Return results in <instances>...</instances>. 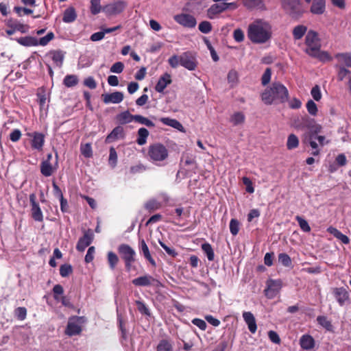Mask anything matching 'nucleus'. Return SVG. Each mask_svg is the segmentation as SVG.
I'll use <instances>...</instances> for the list:
<instances>
[{
	"label": "nucleus",
	"instance_id": "nucleus-1",
	"mask_svg": "<svg viewBox=\"0 0 351 351\" xmlns=\"http://www.w3.org/2000/svg\"><path fill=\"white\" fill-rule=\"evenodd\" d=\"M247 37L254 44H264L269 42L272 37L271 25L262 19L254 21L247 27Z\"/></svg>",
	"mask_w": 351,
	"mask_h": 351
},
{
	"label": "nucleus",
	"instance_id": "nucleus-2",
	"mask_svg": "<svg viewBox=\"0 0 351 351\" xmlns=\"http://www.w3.org/2000/svg\"><path fill=\"white\" fill-rule=\"evenodd\" d=\"M289 97L287 88L280 82H274L261 94L262 101L266 105L285 102Z\"/></svg>",
	"mask_w": 351,
	"mask_h": 351
},
{
	"label": "nucleus",
	"instance_id": "nucleus-3",
	"mask_svg": "<svg viewBox=\"0 0 351 351\" xmlns=\"http://www.w3.org/2000/svg\"><path fill=\"white\" fill-rule=\"evenodd\" d=\"M168 63L172 68L182 66L189 71H194L197 66V60L193 53L185 51L180 55H173L168 59Z\"/></svg>",
	"mask_w": 351,
	"mask_h": 351
},
{
	"label": "nucleus",
	"instance_id": "nucleus-4",
	"mask_svg": "<svg viewBox=\"0 0 351 351\" xmlns=\"http://www.w3.org/2000/svg\"><path fill=\"white\" fill-rule=\"evenodd\" d=\"M310 3L311 0H305ZM283 9L293 18H298L304 12L303 3L300 0H281Z\"/></svg>",
	"mask_w": 351,
	"mask_h": 351
},
{
	"label": "nucleus",
	"instance_id": "nucleus-5",
	"mask_svg": "<svg viewBox=\"0 0 351 351\" xmlns=\"http://www.w3.org/2000/svg\"><path fill=\"white\" fill-rule=\"evenodd\" d=\"M148 156L153 162H161L168 157V150L161 143H154L149 145Z\"/></svg>",
	"mask_w": 351,
	"mask_h": 351
},
{
	"label": "nucleus",
	"instance_id": "nucleus-6",
	"mask_svg": "<svg viewBox=\"0 0 351 351\" xmlns=\"http://www.w3.org/2000/svg\"><path fill=\"white\" fill-rule=\"evenodd\" d=\"M305 43L307 46L306 52L308 55H315L317 49H320L321 43L318 34L313 30H309L305 38Z\"/></svg>",
	"mask_w": 351,
	"mask_h": 351
},
{
	"label": "nucleus",
	"instance_id": "nucleus-7",
	"mask_svg": "<svg viewBox=\"0 0 351 351\" xmlns=\"http://www.w3.org/2000/svg\"><path fill=\"white\" fill-rule=\"evenodd\" d=\"M86 322L84 317L73 316L71 317L66 326L65 333L69 336L79 335L82 332V326Z\"/></svg>",
	"mask_w": 351,
	"mask_h": 351
},
{
	"label": "nucleus",
	"instance_id": "nucleus-8",
	"mask_svg": "<svg viewBox=\"0 0 351 351\" xmlns=\"http://www.w3.org/2000/svg\"><path fill=\"white\" fill-rule=\"evenodd\" d=\"M237 8V5L236 3L232 2V3H215L212 5L207 10V16L210 19H213L215 18V16L222 13L223 12L228 10V9H232L234 10Z\"/></svg>",
	"mask_w": 351,
	"mask_h": 351
},
{
	"label": "nucleus",
	"instance_id": "nucleus-9",
	"mask_svg": "<svg viewBox=\"0 0 351 351\" xmlns=\"http://www.w3.org/2000/svg\"><path fill=\"white\" fill-rule=\"evenodd\" d=\"M7 29L5 32L8 36L14 34L16 32L21 33H27L29 31V26L21 23L17 19H10L6 21Z\"/></svg>",
	"mask_w": 351,
	"mask_h": 351
},
{
	"label": "nucleus",
	"instance_id": "nucleus-10",
	"mask_svg": "<svg viewBox=\"0 0 351 351\" xmlns=\"http://www.w3.org/2000/svg\"><path fill=\"white\" fill-rule=\"evenodd\" d=\"M132 282L133 285L138 287L154 286L156 287H159L162 286L161 282L158 280L154 278L150 275H145L134 278L132 280Z\"/></svg>",
	"mask_w": 351,
	"mask_h": 351
},
{
	"label": "nucleus",
	"instance_id": "nucleus-11",
	"mask_svg": "<svg viewBox=\"0 0 351 351\" xmlns=\"http://www.w3.org/2000/svg\"><path fill=\"white\" fill-rule=\"evenodd\" d=\"M282 288V281L280 280H269L267 282V288L265 290V295L269 299L276 297Z\"/></svg>",
	"mask_w": 351,
	"mask_h": 351
},
{
	"label": "nucleus",
	"instance_id": "nucleus-12",
	"mask_svg": "<svg viewBox=\"0 0 351 351\" xmlns=\"http://www.w3.org/2000/svg\"><path fill=\"white\" fill-rule=\"evenodd\" d=\"M174 20L180 25L192 28L196 25V20L194 16L188 14H180L175 15Z\"/></svg>",
	"mask_w": 351,
	"mask_h": 351
},
{
	"label": "nucleus",
	"instance_id": "nucleus-13",
	"mask_svg": "<svg viewBox=\"0 0 351 351\" xmlns=\"http://www.w3.org/2000/svg\"><path fill=\"white\" fill-rule=\"evenodd\" d=\"M126 7V3L123 1H117L108 4L104 8V11L110 15L118 14L122 12Z\"/></svg>",
	"mask_w": 351,
	"mask_h": 351
},
{
	"label": "nucleus",
	"instance_id": "nucleus-14",
	"mask_svg": "<svg viewBox=\"0 0 351 351\" xmlns=\"http://www.w3.org/2000/svg\"><path fill=\"white\" fill-rule=\"evenodd\" d=\"M93 237V231L88 229L84 232V236L79 239L76 245L77 250L83 252L92 243Z\"/></svg>",
	"mask_w": 351,
	"mask_h": 351
},
{
	"label": "nucleus",
	"instance_id": "nucleus-15",
	"mask_svg": "<svg viewBox=\"0 0 351 351\" xmlns=\"http://www.w3.org/2000/svg\"><path fill=\"white\" fill-rule=\"evenodd\" d=\"M118 252L123 261L135 260L136 252L128 244H121L118 247Z\"/></svg>",
	"mask_w": 351,
	"mask_h": 351
},
{
	"label": "nucleus",
	"instance_id": "nucleus-16",
	"mask_svg": "<svg viewBox=\"0 0 351 351\" xmlns=\"http://www.w3.org/2000/svg\"><path fill=\"white\" fill-rule=\"evenodd\" d=\"M332 293L341 306H343L350 299L348 292L343 287L335 288Z\"/></svg>",
	"mask_w": 351,
	"mask_h": 351
},
{
	"label": "nucleus",
	"instance_id": "nucleus-17",
	"mask_svg": "<svg viewBox=\"0 0 351 351\" xmlns=\"http://www.w3.org/2000/svg\"><path fill=\"white\" fill-rule=\"evenodd\" d=\"M17 42L25 47L37 46L38 45L44 46V37L38 39L34 36H25L16 39Z\"/></svg>",
	"mask_w": 351,
	"mask_h": 351
},
{
	"label": "nucleus",
	"instance_id": "nucleus-18",
	"mask_svg": "<svg viewBox=\"0 0 351 351\" xmlns=\"http://www.w3.org/2000/svg\"><path fill=\"white\" fill-rule=\"evenodd\" d=\"M103 101L105 104H119L123 98V94L121 92L116 91L112 93H106L101 95Z\"/></svg>",
	"mask_w": 351,
	"mask_h": 351
},
{
	"label": "nucleus",
	"instance_id": "nucleus-19",
	"mask_svg": "<svg viewBox=\"0 0 351 351\" xmlns=\"http://www.w3.org/2000/svg\"><path fill=\"white\" fill-rule=\"evenodd\" d=\"M171 83V75L168 73H164L160 77L156 86L155 90L159 93H163L165 88Z\"/></svg>",
	"mask_w": 351,
	"mask_h": 351
},
{
	"label": "nucleus",
	"instance_id": "nucleus-20",
	"mask_svg": "<svg viewBox=\"0 0 351 351\" xmlns=\"http://www.w3.org/2000/svg\"><path fill=\"white\" fill-rule=\"evenodd\" d=\"M29 199L32 204V216L33 219L36 221H41L43 220V214L38 204L36 202L35 195L31 194Z\"/></svg>",
	"mask_w": 351,
	"mask_h": 351
},
{
	"label": "nucleus",
	"instance_id": "nucleus-21",
	"mask_svg": "<svg viewBox=\"0 0 351 351\" xmlns=\"http://www.w3.org/2000/svg\"><path fill=\"white\" fill-rule=\"evenodd\" d=\"M243 318L247 325L250 332L254 334L257 330V325L254 315L250 311L243 313Z\"/></svg>",
	"mask_w": 351,
	"mask_h": 351
},
{
	"label": "nucleus",
	"instance_id": "nucleus-22",
	"mask_svg": "<svg viewBox=\"0 0 351 351\" xmlns=\"http://www.w3.org/2000/svg\"><path fill=\"white\" fill-rule=\"evenodd\" d=\"M125 136L124 130L121 126L115 127L112 132L106 136L105 142L110 143L119 138H123Z\"/></svg>",
	"mask_w": 351,
	"mask_h": 351
},
{
	"label": "nucleus",
	"instance_id": "nucleus-23",
	"mask_svg": "<svg viewBox=\"0 0 351 351\" xmlns=\"http://www.w3.org/2000/svg\"><path fill=\"white\" fill-rule=\"evenodd\" d=\"M32 137V147L34 149L41 150L44 143V134L38 132H34L32 134H29Z\"/></svg>",
	"mask_w": 351,
	"mask_h": 351
},
{
	"label": "nucleus",
	"instance_id": "nucleus-24",
	"mask_svg": "<svg viewBox=\"0 0 351 351\" xmlns=\"http://www.w3.org/2000/svg\"><path fill=\"white\" fill-rule=\"evenodd\" d=\"M300 345L303 350H308L314 348L315 340L310 335H303L300 339Z\"/></svg>",
	"mask_w": 351,
	"mask_h": 351
},
{
	"label": "nucleus",
	"instance_id": "nucleus-25",
	"mask_svg": "<svg viewBox=\"0 0 351 351\" xmlns=\"http://www.w3.org/2000/svg\"><path fill=\"white\" fill-rule=\"evenodd\" d=\"M139 250L141 252L143 253L144 257L149 262V263L152 265H156V262L154 259L152 257L149 247L147 245L144 239H141L139 241Z\"/></svg>",
	"mask_w": 351,
	"mask_h": 351
},
{
	"label": "nucleus",
	"instance_id": "nucleus-26",
	"mask_svg": "<svg viewBox=\"0 0 351 351\" xmlns=\"http://www.w3.org/2000/svg\"><path fill=\"white\" fill-rule=\"evenodd\" d=\"M51 158V154H47V160H45V177L51 176L56 171L58 166L57 155H56L52 162L49 161Z\"/></svg>",
	"mask_w": 351,
	"mask_h": 351
},
{
	"label": "nucleus",
	"instance_id": "nucleus-27",
	"mask_svg": "<svg viewBox=\"0 0 351 351\" xmlns=\"http://www.w3.org/2000/svg\"><path fill=\"white\" fill-rule=\"evenodd\" d=\"M335 58L339 64L338 66H346L351 67V53H339L335 55Z\"/></svg>",
	"mask_w": 351,
	"mask_h": 351
},
{
	"label": "nucleus",
	"instance_id": "nucleus-28",
	"mask_svg": "<svg viewBox=\"0 0 351 351\" xmlns=\"http://www.w3.org/2000/svg\"><path fill=\"white\" fill-rule=\"evenodd\" d=\"M242 2L247 9H265L263 0H242Z\"/></svg>",
	"mask_w": 351,
	"mask_h": 351
},
{
	"label": "nucleus",
	"instance_id": "nucleus-29",
	"mask_svg": "<svg viewBox=\"0 0 351 351\" xmlns=\"http://www.w3.org/2000/svg\"><path fill=\"white\" fill-rule=\"evenodd\" d=\"M327 232L333 235L338 240L341 241L343 244H348L350 243L349 238L334 227H328L327 228Z\"/></svg>",
	"mask_w": 351,
	"mask_h": 351
},
{
	"label": "nucleus",
	"instance_id": "nucleus-30",
	"mask_svg": "<svg viewBox=\"0 0 351 351\" xmlns=\"http://www.w3.org/2000/svg\"><path fill=\"white\" fill-rule=\"evenodd\" d=\"M325 11V0H313L311 12L314 14H322Z\"/></svg>",
	"mask_w": 351,
	"mask_h": 351
},
{
	"label": "nucleus",
	"instance_id": "nucleus-31",
	"mask_svg": "<svg viewBox=\"0 0 351 351\" xmlns=\"http://www.w3.org/2000/svg\"><path fill=\"white\" fill-rule=\"evenodd\" d=\"M76 18L77 14L74 8L69 7L64 11L62 21L64 23H72L76 19Z\"/></svg>",
	"mask_w": 351,
	"mask_h": 351
},
{
	"label": "nucleus",
	"instance_id": "nucleus-32",
	"mask_svg": "<svg viewBox=\"0 0 351 351\" xmlns=\"http://www.w3.org/2000/svg\"><path fill=\"white\" fill-rule=\"evenodd\" d=\"M134 117L135 115L130 114L129 111L127 110L119 113L117 116V119L121 124H126L134 121Z\"/></svg>",
	"mask_w": 351,
	"mask_h": 351
},
{
	"label": "nucleus",
	"instance_id": "nucleus-33",
	"mask_svg": "<svg viewBox=\"0 0 351 351\" xmlns=\"http://www.w3.org/2000/svg\"><path fill=\"white\" fill-rule=\"evenodd\" d=\"M49 55L57 66L60 67L62 66L64 57V53L62 51H54L49 53Z\"/></svg>",
	"mask_w": 351,
	"mask_h": 351
},
{
	"label": "nucleus",
	"instance_id": "nucleus-34",
	"mask_svg": "<svg viewBox=\"0 0 351 351\" xmlns=\"http://www.w3.org/2000/svg\"><path fill=\"white\" fill-rule=\"evenodd\" d=\"M160 121L163 124L171 126L178 130H182L183 129L182 124L176 119H171L169 117H162L160 119Z\"/></svg>",
	"mask_w": 351,
	"mask_h": 351
},
{
	"label": "nucleus",
	"instance_id": "nucleus-35",
	"mask_svg": "<svg viewBox=\"0 0 351 351\" xmlns=\"http://www.w3.org/2000/svg\"><path fill=\"white\" fill-rule=\"evenodd\" d=\"M317 322L319 325L325 328L327 331H332L333 326L330 320L324 315H319L317 317Z\"/></svg>",
	"mask_w": 351,
	"mask_h": 351
},
{
	"label": "nucleus",
	"instance_id": "nucleus-36",
	"mask_svg": "<svg viewBox=\"0 0 351 351\" xmlns=\"http://www.w3.org/2000/svg\"><path fill=\"white\" fill-rule=\"evenodd\" d=\"M149 131L145 128H141L138 130V138L136 139V143L139 145H143L147 142V138L149 136Z\"/></svg>",
	"mask_w": 351,
	"mask_h": 351
},
{
	"label": "nucleus",
	"instance_id": "nucleus-37",
	"mask_svg": "<svg viewBox=\"0 0 351 351\" xmlns=\"http://www.w3.org/2000/svg\"><path fill=\"white\" fill-rule=\"evenodd\" d=\"M307 31V27L304 25H300L295 26L293 29V36L295 40L301 39Z\"/></svg>",
	"mask_w": 351,
	"mask_h": 351
},
{
	"label": "nucleus",
	"instance_id": "nucleus-38",
	"mask_svg": "<svg viewBox=\"0 0 351 351\" xmlns=\"http://www.w3.org/2000/svg\"><path fill=\"white\" fill-rule=\"evenodd\" d=\"M79 80L75 75H67L64 77L63 83L68 88L75 86L78 84Z\"/></svg>",
	"mask_w": 351,
	"mask_h": 351
},
{
	"label": "nucleus",
	"instance_id": "nucleus-39",
	"mask_svg": "<svg viewBox=\"0 0 351 351\" xmlns=\"http://www.w3.org/2000/svg\"><path fill=\"white\" fill-rule=\"evenodd\" d=\"M299 145V139L298 138L293 134H291L289 135L287 141V147L288 149H293L298 147Z\"/></svg>",
	"mask_w": 351,
	"mask_h": 351
},
{
	"label": "nucleus",
	"instance_id": "nucleus-40",
	"mask_svg": "<svg viewBox=\"0 0 351 351\" xmlns=\"http://www.w3.org/2000/svg\"><path fill=\"white\" fill-rule=\"evenodd\" d=\"M244 121H245V115L241 112H237L234 113L231 116V118H230V122L234 125H241V124L243 123Z\"/></svg>",
	"mask_w": 351,
	"mask_h": 351
},
{
	"label": "nucleus",
	"instance_id": "nucleus-41",
	"mask_svg": "<svg viewBox=\"0 0 351 351\" xmlns=\"http://www.w3.org/2000/svg\"><path fill=\"white\" fill-rule=\"evenodd\" d=\"M202 250L205 253L208 261H212L214 260L215 254L210 244L208 243H203L202 245Z\"/></svg>",
	"mask_w": 351,
	"mask_h": 351
},
{
	"label": "nucleus",
	"instance_id": "nucleus-42",
	"mask_svg": "<svg viewBox=\"0 0 351 351\" xmlns=\"http://www.w3.org/2000/svg\"><path fill=\"white\" fill-rule=\"evenodd\" d=\"M107 258L110 269H114L116 265L119 262V258L117 255L113 252H109L108 253Z\"/></svg>",
	"mask_w": 351,
	"mask_h": 351
},
{
	"label": "nucleus",
	"instance_id": "nucleus-43",
	"mask_svg": "<svg viewBox=\"0 0 351 351\" xmlns=\"http://www.w3.org/2000/svg\"><path fill=\"white\" fill-rule=\"evenodd\" d=\"M278 262L285 267H291L292 262L290 256L286 253H280L278 254Z\"/></svg>",
	"mask_w": 351,
	"mask_h": 351
},
{
	"label": "nucleus",
	"instance_id": "nucleus-44",
	"mask_svg": "<svg viewBox=\"0 0 351 351\" xmlns=\"http://www.w3.org/2000/svg\"><path fill=\"white\" fill-rule=\"evenodd\" d=\"M138 311L142 314L145 315L147 316H150L151 313L149 309V308L147 306V305L141 300H136L135 302Z\"/></svg>",
	"mask_w": 351,
	"mask_h": 351
},
{
	"label": "nucleus",
	"instance_id": "nucleus-45",
	"mask_svg": "<svg viewBox=\"0 0 351 351\" xmlns=\"http://www.w3.org/2000/svg\"><path fill=\"white\" fill-rule=\"evenodd\" d=\"M134 121H136L138 123H141L142 125H145L147 127H154L155 126L154 123L152 121H150L147 118H146L142 115H139V114H135Z\"/></svg>",
	"mask_w": 351,
	"mask_h": 351
},
{
	"label": "nucleus",
	"instance_id": "nucleus-46",
	"mask_svg": "<svg viewBox=\"0 0 351 351\" xmlns=\"http://www.w3.org/2000/svg\"><path fill=\"white\" fill-rule=\"evenodd\" d=\"M313 57L317 58L322 62H328L332 60V57L327 51H322L320 49H317V52L315 55H311Z\"/></svg>",
	"mask_w": 351,
	"mask_h": 351
},
{
	"label": "nucleus",
	"instance_id": "nucleus-47",
	"mask_svg": "<svg viewBox=\"0 0 351 351\" xmlns=\"http://www.w3.org/2000/svg\"><path fill=\"white\" fill-rule=\"evenodd\" d=\"M109 165L112 167H115L117 163V153L114 147H110L109 151Z\"/></svg>",
	"mask_w": 351,
	"mask_h": 351
},
{
	"label": "nucleus",
	"instance_id": "nucleus-48",
	"mask_svg": "<svg viewBox=\"0 0 351 351\" xmlns=\"http://www.w3.org/2000/svg\"><path fill=\"white\" fill-rule=\"evenodd\" d=\"M157 351H173L172 346L167 340L162 339L157 346Z\"/></svg>",
	"mask_w": 351,
	"mask_h": 351
},
{
	"label": "nucleus",
	"instance_id": "nucleus-49",
	"mask_svg": "<svg viewBox=\"0 0 351 351\" xmlns=\"http://www.w3.org/2000/svg\"><path fill=\"white\" fill-rule=\"evenodd\" d=\"M308 112L312 116H316L318 112L316 104L311 99L308 100L306 105Z\"/></svg>",
	"mask_w": 351,
	"mask_h": 351
},
{
	"label": "nucleus",
	"instance_id": "nucleus-50",
	"mask_svg": "<svg viewBox=\"0 0 351 351\" xmlns=\"http://www.w3.org/2000/svg\"><path fill=\"white\" fill-rule=\"evenodd\" d=\"M240 223L236 219H232L230 221V231L233 236L238 234L239 231Z\"/></svg>",
	"mask_w": 351,
	"mask_h": 351
},
{
	"label": "nucleus",
	"instance_id": "nucleus-51",
	"mask_svg": "<svg viewBox=\"0 0 351 351\" xmlns=\"http://www.w3.org/2000/svg\"><path fill=\"white\" fill-rule=\"evenodd\" d=\"M336 67L339 69L337 73V79L339 81H343L345 77L350 73V71L343 66L337 65Z\"/></svg>",
	"mask_w": 351,
	"mask_h": 351
},
{
	"label": "nucleus",
	"instance_id": "nucleus-52",
	"mask_svg": "<svg viewBox=\"0 0 351 351\" xmlns=\"http://www.w3.org/2000/svg\"><path fill=\"white\" fill-rule=\"evenodd\" d=\"M73 269L71 265L64 264L60 266V274L62 277H67L70 274L72 273Z\"/></svg>",
	"mask_w": 351,
	"mask_h": 351
},
{
	"label": "nucleus",
	"instance_id": "nucleus-53",
	"mask_svg": "<svg viewBox=\"0 0 351 351\" xmlns=\"http://www.w3.org/2000/svg\"><path fill=\"white\" fill-rule=\"evenodd\" d=\"M99 0H91L90 1V12L93 14L95 15L101 12V5Z\"/></svg>",
	"mask_w": 351,
	"mask_h": 351
},
{
	"label": "nucleus",
	"instance_id": "nucleus-54",
	"mask_svg": "<svg viewBox=\"0 0 351 351\" xmlns=\"http://www.w3.org/2000/svg\"><path fill=\"white\" fill-rule=\"evenodd\" d=\"M82 154L86 158H90L93 155L92 147L90 143H86L81 146Z\"/></svg>",
	"mask_w": 351,
	"mask_h": 351
},
{
	"label": "nucleus",
	"instance_id": "nucleus-55",
	"mask_svg": "<svg viewBox=\"0 0 351 351\" xmlns=\"http://www.w3.org/2000/svg\"><path fill=\"white\" fill-rule=\"evenodd\" d=\"M311 95L314 100L319 101L322 97L320 87L318 85L313 86L311 90Z\"/></svg>",
	"mask_w": 351,
	"mask_h": 351
},
{
	"label": "nucleus",
	"instance_id": "nucleus-56",
	"mask_svg": "<svg viewBox=\"0 0 351 351\" xmlns=\"http://www.w3.org/2000/svg\"><path fill=\"white\" fill-rule=\"evenodd\" d=\"M296 220L298 222L300 228L304 232H310L311 228H310L308 222L305 219H304L301 217L297 216L296 217Z\"/></svg>",
	"mask_w": 351,
	"mask_h": 351
},
{
	"label": "nucleus",
	"instance_id": "nucleus-57",
	"mask_svg": "<svg viewBox=\"0 0 351 351\" xmlns=\"http://www.w3.org/2000/svg\"><path fill=\"white\" fill-rule=\"evenodd\" d=\"M198 28L201 32L204 34H208L211 31L212 26L210 22L202 21L199 24Z\"/></svg>",
	"mask_w": 351,
	"mask_h": 351
},
{
	"label": "nucleus",
	"instance_id": "nucleus-58",
	"mask_svg": "<svg viewBox=\"0 0 351 351\" xmlns=\"http://www.w3.org/2000/svg\"><path fill=\"white\" fill-rule=\"evenodd\" d=\"M158 243L165 250L166 253L172 256L175 257L178 255V253L176 252V250L173 248L168 247L164 242H162L161 240H158Z\"/></svg>",
	"mask_w": 351,
	"mask_h": 351
},
{
	"label": "nucleus",
	"instance_id": "nucleus-59",
	"mask_svg": "<svg viewBox=\"0 0 351 351\" xmlns=\"http://www.w3.org/2000/svg\"><path fill=\"white\" fill-rule=\"evenodd\" d=\"M309 145L311 147L313 151L311 154L313 156H317L319 154V149H318L317 143L314 139V136L311 135L309 138Z\"/></svg>",
	"mask_w": 351,
	"mask_h": 351
},
{
	"label": "nucleus",
	"instance_id": "nucleus-60",
	"mask_svg": "<svg viewBox=\"0 0 351 351\" xmlns=\"http://www.w3.org/2000/svg\"><path fill=\"white\" fill-rule=\"evenodd\" d=\"M124 69V64L121 62H117L110 67V72L114 73H121Z\"/></svg>",
	"mask_w": 351,
	"mask_h": 351
},
{
	"label": "nucleus",
	"instance_id": "nucleus-61",
	"mask_svg": "<svg viewBox=\"0 0 351 351\" xmlns=\"http://www.w3.org/2000/svg\"><path fill=\"white\" fill-rule=\"evenodd\" d=\"M271 71L269 68H267L262 76L261 82L263 86L267 85L271 80Z\"/></svg>",
	"mask_w": 351,
	"mask_h": 351
},
{
	"label": "nucleus",
	"instance_id": "nucleus-62",
	"mask_svg": "<svg viewBox=\"0 0 351 351\" xmlns=\"http://www.w3.org/2000/svg\"><path fill=\"white\" fill-rule=\"evenodd\" d=\"M243 183L246 186V191L249 193H252L254 191V189L252 185V181L250 180V178L247 177H243L242 178Z\"/></svg>",
	"mask_w": 351,
	"mask_h": 351
},
{
	"label": "nucleus",
	"instance_id": "nucleus-63",
	"mask_svg": "<svg viewBox=\"0 0 351 351\" xmlns=\"http://www.w3.org/2000/svg\"><path fill=\"white\" fill-rule=\"evenodd\" d=\"M15 314L19 319L23 320L26 317L27 310L25 307H18L15 310Z\"/></svg>",
	"mask_w": 351,
	"mask_h": 351
},
{
	"label": "nucleus",
	"instance_id": "nucleus-64",
	"mask_svg": "<svg viewBox=\"0 0 351 351\" xmlns=\"http://www.w3.org/2000/svg\"><path fill=\"white\" fill-rule=\"evenodd\" d=\"M233 37L235 41L241 43L244 40V33L241 29H236L233 33Z\"/></svg>",
	"mask_w": 351,
	"mask_h": 351
}]
</instances>
